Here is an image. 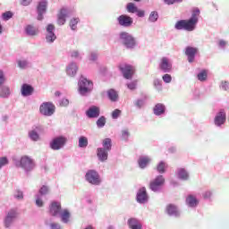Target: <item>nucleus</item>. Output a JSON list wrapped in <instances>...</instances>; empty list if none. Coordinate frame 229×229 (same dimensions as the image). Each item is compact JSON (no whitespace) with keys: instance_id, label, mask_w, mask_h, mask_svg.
Here are the masks:
<instances>
[{"instance_id":"obj_25","label":"nucleus","mask_w":229,"mask_h":229,"mask_svg":"<svg viewBox=\"0 0 229 229\" xmlns=\"http://www.w3.org/2000/svg\"><path fill=\"white\" fill-rule=\"evenodd\" d=\"M165 112V106L163 105V103H157L154 106V114L156 115H161V114H164Z\"/></svg>"},{"instance_id":"obj_47","label":"nucleus","mask_w":229,"mask_h":229,"mask_svg":"<svg viewBox=\"0 0 229 229\" xmlns=\"http://www.w3.org/2000/svg\"><path fill=\"white\" fill-rule=\"evenodd\" d=\"M162 79L164 81H165V83H171L172 81V77L169 75V72H166L165 75H163Z\"/></svg>"},{"instance_id":"obj_40","label":"nucleus","mask_w":229,"mask_h":229,"mask_svg":"<svg viewBox=\"0 0 229 229\" xmlns=\"http://www.w3.org/2000/svg\"><path fill=\"white\" fill-rule=\"evenodd\" d=\"M79 21L80 20L78 18H72L71 20L70 27L72 28V30H76Z\"/></svg>"},{"instance_id":"obj_36","label":"nucleus","mask_w":229,"mask_h":229,"mask_svg":"<svg viewBox=\"0 0 229 229\" xmlns=\"http://www.w3.org/2000/svg\"><path fill=\"white\" fill-rule=\"evenodd\" d=\"M208 73L207 70H202V72H200V73L197 75L198 80H200V81H205V80L208 79Z\"/></svg>"},{"instance_id":"obj_13","label":"nucleus","mask_w":229,"mask_h":229,"mask_svg":"<svg viewBox=\"0 0 229 229\" xmlns=\"http://www.w3.org/2000/svg\"><path fill=\"white\" fill-rule=\"evenodd\" d=\"M137 201L139 203H146L147 201H148V196L146 191V187H142V189H140L137 194Z\"/></svg>"},{"instance_id":"obj_8","label":"nucleus","mask_w":229,"mask_h":229,"mask_svg":"<svg viewBox=\"0 0 229 229\" xmlns=\"http://www.w3.org/2000/svg\"><path fill=\"white\" fill-rule=\"evenodd\" d=\"M55 110V106L53 103H50L49 101H46L45 103H42L39 106V111L44 115H52Z\"/></svg>"},{"instance_id":"obj_1","label":"nucleus","mask_w":229,"mask_h":229,"mask_svg":"<svg viewBox=\"0 0 229 229\" xmlns=\"http://www.w3.org/2000/svg\"><path fill=\"white\" fill-rule=\"evenodd\" d=\"M199 14V9H193L191 17L189 20H179V21L175 23V29H177V30H184L191 32L196 29Z\"/></svg>"},{"instance_id":"obj_27","label":"nucleus","mask_w":229,"mask_h":229,"mask_svg":"<svg viewBox=\"0 0 229 229\" xmlns=\"http://www.w3.org/2000/svg\"><path fill=\"white\" fill-rule=\"evenodd\" d=\"M70 217H71V213L69 209H63L61 211V219L63 222H65V223L69 222Z\"/></svg>"},{"instance_id":"obj_24","label":"nucleus","mask_w":229,"mask_h":229,"mask_svg":"<svg viewBox=\"0 0 229 229\" xmlns=\"http://www.w3.org/2000/svg\"><path fill=\"white\" fill-rule=\"evenodd\" d=\"M66 72L70 77H74L78 72L77 64L75 63H72V64H69Z\"/></svg>"},{"instance_id":"obj_64","label":"nucleus","mask_w":229,"mask_h":229,"mask_svg":"<svg viewBox=\"0 0 229 229\" xmlns=\"http://www.w3.org/2000/svg\"><path fill=\"white\" fill-rule=\"evenodd\" d=\"M80 54L78 51H74L72 53V57H79Z\"/></svg>"},{"instance_id":"obj_35","label":"nucleus","mask_w":229,"mask_h":229,"mask_svg":"<svg viewBox=\"0 0 229 229\" xmlns=\"http://www.w3.org/2000/svg\"><path fill=\"white\" fill-rule=\"evenodd\" d=\"M166 167L167 165L165 162H159V164L157 166V171L161 174L165 173Z\"/></svg>"},{"instance_id":"obj_9","label":"nucleus","mask_w":229,"mask_h":229,"mask_svg":"<svg viewBox=\"0 0 229 229\" xmlns=\"http://www.w3.org/2000/svg\"><path fill=\"white\" fill-rule=\"evenodd\" d=\"M159 69L165 73L170 72L173 70V64L167 57H162L159 63Z\"/></svg>"},{"instance_id":"obj_11","label":"nucleus","mask_w":229,"mask_h":229,"mask_svg":"<svg viewBox=\"0 0 229 229\" xmlns=\"http://www.w3.org/2000/svg\"><path fill=\"white\" fill-rule=\"evenodd\" d=\"M117 21L122 27H131L133 23V18L128 14H121L118 16Z\"/></svg>"},{"instance_id":"obj_62","label":"nucleus","mask_w":229,"mask_h":229,"mask_svg":"<svg viewBox=\"0 0 229 229\" xmlns=\"http://www.w3.org/2000/svg\"><path fill=\"white\" fill-rule=\"evenodd\" d=\"M225 45H227V43H226V41H224V39H221V40L219 41V46H220V47H225Z\"/></svg>"},{"instance_id":"obj_63","label":"nucleus","mask_w":229,"mask_h":229,"mask_svg":"<svg viewBox=\"0 0 229 229\" xmlns=\"http://www.w3.org/2000/svg\"><path fill=\"white\" fill-rule=\"evenodd\" d=\"M90 59H91V61H96V59H98L97 54H91Z\"/></svg>"},{"instance_id":"obj_12","label":"nucleus","mask_w":229,"mask_h":229,"mask_svg":"<svg viewBox=\"0 0 229 229\" xmlns=\"http://www.w3.org/2000/svg\"><path fill=\"white\" fill-rule=\"evenodd\" d=\"M62 210V205L58 201H52L49 206V214L53 216V217H57Z\"/></svg>"},{"instance_id":"obj_59","label":"nucleus","mask_w":229,"mask_h":229,"mask_svg":"<svg viewBox=\"0 0 229 229\" xmlns=\"http://www.w3.org/2000/svg\"><path fill=\"white\" fill-rule=\"evenodd\" d=\"M210 196H212V192H210V191L205 192V193L203 194V198H204L205 199L210 198Z\"/></svg>"},{"instance_id":"obj_3","label":"nucleus","mask_w":229,"mask_h":229,"mask_svg":"<svg viewBox=\"0 0 229 229\" xmlns=\"http://www.w3.org/2000/svg\"><path fill=\"white\" fill-rule=\"evenodd\" d=\"M93 89L92 81H88L84 77H81L79 81V90L81 94H87V92H90Z\"/></svg>"},{"instance_id":"obj_50","label":"nucleus","mask_w":229,"mask_h":229,"mask_svg":"<svg viewBox=\"0 0 229 229\" xmlns=\"http://www.w3.org/2000/svg\"><path fill=\"white\" fill-rule=\"evenodd\" d=\"M4 81H6V79L4 75V72H2V70H0V86L3 85V83H4Z\"/></svg>"},{"instance_id":"obj_56","label":"nucleus","mask_w":229,"mask_h":229,"mask_svg":"<svg viewBox=\"0 0 229 229\" xmlns=\"http://www.w3.org/2000/svg\"><path fill=\"white\" fill-rule=\"evenodd\" d=\"M60 105H62L63 106H66L67 105H69V99L67 98L62 99Z\"/></svg>"},{"instance_id":"obj_10","label":"nucleus","mask_w":229,"mask_h":229,"mask_svg":"<svg viewBox=\"0 0 229 229\" xmlns=\"http://www.w3.org/2000/svg\"><path fill=\"white\" fill-rule=\"evenodd\" d=\"M86 179L89 183L93 185H99L100 178L98 173L97 171H88L86 174Z\"/></svg>"},{"instance_id":"obj_20","label":"nucleus","mask_w":229,"mask_h":229,"mask_svg":"<svg viewBox=\"0 0 229 229\" xmlns=\"http://www.w3.org/2000/svg\"><path fill=\"white\" fill-rule=\"evenodd\" d=\"M97 156L101 162H105L108 158V153L104 148H98Z\"/></svg>"},{"instance_id":"obj_7","label":"nucleus","mask_w":229,"mask_h":229,"mask_svg":"<svg viewBox=\"0 0 229 229\" xmlns=\"http://www.w3.org/2000/svg\"><path fill=\"white\" fill-rule=\"evenodd\" d=\"M66 142V137L61 135L60 137H55V139H53V140H51L50 148L55 150L61 149L62 148H64V146H65Z\"/></svg>"},{"instance_id":"obj_46","label":"nucleus","mask_w":229,"mask_h":229,"mask_svg":"<svg viewBox=\"0 0 229 229\" xmlns=\"http://www.w3.org/2000/svg\"><path fill=\"white\" fill-rule=\"evenodd\" d=\"M7 164H9V160L6 157H2L0 158V168L3 167L4 165H6Z\"/></svg>"},{"instance_id":"obj_29","label":"nucleus","mask_w":229,"mask_h":229,"mask_svg":"<svg viewBox=\"0 0 229 229\" xmlns=\"http://www.w3.org/2000/svg\"><path fill=\"white\" fill-rule=\"evenodd\" d=\"M107 96L111 101H116V99H118V92H116L114 89L107 90Z\"/></svg>"},{"instance_id":"obj_14","label":"nucleus","mask_w":229,"mask_h":229,"mask_svg":"<svg viewBox=\"0 0 229 229\" xmlns=\"http://www.w3.org/2000/svg\"><path fill=\"white\" fill-rule=\"evenodd\" d=\"M47 0H41L38 4V20H43L44 13L47 11Z\"/></svg>"},{"instance_id":"obj_48","label":"nucleus","mask_w":229,"mask_h":229,"mask_svg":"<svg viewBox=\"0 0 229 229\" xmlns=\"http://www.w3.org/2000/svg\"><path fill=\"white\" fill-rule=\"evenodd\" d=\"M130 137L129 130H123L122 131V138L127 140Z\"/></svg>"},{"instance_id":"obj_30","label":"nucleus","mask_w":229,"mask_h":229,"mask_svg":"<svg viewBox=\"0 0 229 229\" xmlns=\"http://www.w3.org/2000/svg\"><path fill=\"white\" fill-rule=\"evenodd\" d=\"M186 201L190 207H197V205L199 203L198 199H196V198H194V196H189L187 198Z\"/></svg>"},{"instance_id":"obj_17","label":"nucleus","mask_w":229,"mask_h":229,"mask_svg":"<svg viewBox=\"0 0 229 229\" xmlns=\"http://www.w3.org/2000/svg\"><path fill=\"white\" fill-rule=\"evenodd\" d=\"M226 121V114L225 110H220L218 114H216L215 117V124L217 126H221V124H224Z\"/></svg>"},{"instance_id":"obj_58","label":"nucleus","mask_w":229,"mask_h":229,"mask_svg":"<svg viewBox=\"0 0 229 229\" xmlns=\"http://www.w3.org/2000/svg\"><path fill=\"white\" fill-rule=\"evenodd\" d=\"M52 229H61V225L59 224L53 223L51 224Z\"/></svg>"},{"instance_id":"obj_57","label":"nucleus","mask_w":229,"mask_h":229,"mask_svg":"<svg viewBox=\"0 0 229 229\" xmlns=\"http://www.w3.org/2000/svg\"><path fill=\"white\" fill-rule=\"evenodd\" d=\"M30 2H32V0H21L22 5H30Z\"/></svg>"},{"instance_id":"obj_26","label":"nucleus","mask_w":229,"mask_h":229,"mask_svg":"<svg viewBox=\"0 0 229 229\" xmlns=\"http://www.w3.org/2000/svg\"><path fill=\"white\" fill-rule=\"evenodd\" d=\"M38 32L39 30L37 27H34V25H27L26 33L29 34V36H37Z\"/></svg>"},{"instance_id":"obj_51","label":"nucleus","mask_w":229,"mask_h":229,"mask_svg":"<svg viewBox=\"0 0 229 229\" xmlns=\"http://www.w3.org/2000/svg\"><path fill=\"white\" fill-rule=\"evenodd\" d=\"M164 1H165V4H167L168 5L176 4L178 2H182V0H164Z\"/></svg>"},{"instance_id":"obj_41","label":"nucleus","mask_w":229,"mask_h":229,"mask_svg":"<svg viewBox=\"0 0 229 229\" xmlns=\"http://www.w3.org/2000/svg\"><path fill=\"white\" fill-rule=\"evenodd\" d=\"M29 135L32 140H38L39 139V135L38 131H35V130H32L31 131H30Z\"/></svg>"},{"instance_id":"obj_43","label":"nucleus","mask_w":229,"mask_h":229,"mask_svg":"<svg viewBox=\"0 0 229 229\" xmlns=\"http://www.w3.org/2000/svg\"><path fill=\"white\" fill-rule=\"evenodd\" d=\"M48 192H49V189L48 187H47V185H43V187L39 189V194H41V196H45L46 194H48Z\"/></svg>"},{"instance_id":"obj_52","label":"nucleus","mask_w":229,"mask_h":229,"mask_svg":"<svg viewBox=\"0 0 229 229\" xmlns=\"http://www.w3.org/2000/svg\"><path fill=\"white\" fill-rule=\"evenodd\" d=\"M18 65L20 68H26V66H28V63L27 61H19Z\"/></svg>"},{"instance_id":"obj_18","label":"nucleus","mask_w":229,"mask_h":229,"mask_svg":"<svg viewBox=\"0 0 229 229\" xmlns=\"http://www.w3.org/2000/svg\"><path fill=\"white\" fill-rule=\"evenodd\" d=\"M15 217H17V211L16 209H10V211H8L6 216H5V226L9 227V225H11L13 219H15Z\"/></svg>"},{"instance_id":"obj_5","label":"nucleus","mask_w":229,"mask_h":229,"mask_svg":"<svg viewBox=\"0 0 229 229\" xmlns=\"http://www.w3.org/2000/svg\"><path fill=\"white\" fill-rule=\"evenodd\" d=\"M165 180L163 175L157 176L154 180L149 182V189L153 192H157L165 185Z\"/></svg>"},{"instance_id":"obj_38","label":"nucleus","mask_w":229,"mask_h":229,"mask_svg":"<svg viewBox=\"0 0 229 229\" xmlns=\"http://www.w3.org/2000/svg\"><path fill=\"white\" fill-rule=\"evenodd\" d=\"M127 11L129 13H137L138 7L137 5H135V4H133L132 2H130L129 4H127Z\"/></svg>"},{"instance_id":"obj_45","label":"nucleus","mask_w":229,"mask_h":229,"mask_svg":"<svg viewBox=\"0 0 229 229\" xmlns=\"http://www.w3.org/2000/svg\"><path fill=\"white\" fill-rule=\"evenodd\" d=\"M121 114H122V110H120L119 108H115V110H113V113H112L113 119H117V117H119Z\"/></svg>"},{"instance_id":"obj_21","label":"nucleus","mask_w":229,"mask_h":229,"mask_svg":"<svg viewBox=\"0 0 229 229\" xmlns=\"http://www.w3.org/2000/svg\"><path fill=\"white\" fill-rule=\"evenodd\" d=\"M66 16H67V9L62 8L58 13V24L59 25H64L66 21Z\"/></svg>"},{"instance_id":"obj_53","label":"nucleus","mask_w":229,"mask_h":229,"mask_svg":"<svg viewBox=\"0 0 229 229\" xmlns=\"http://www.w3.org/2000/svg\"><path fill=\"white\" fill-rule=\"evenodd\" d=\"M54 30H55V25H53L52 23H50V24L47 27V33L53 32Z\"/></svg>"},{"instance_id":"obj_22","label":"nucleus","mask_w":229,"mask_h":229,"mask_svg":"<svg viewBox=\"0 0 229 229\" xmlns=\"http://www.w3.org/2000/svg\"><path fill=\"white\" fill-rule=\"evenodd\" d=\"M128 224L131 229H142V224L138 218H129Z\"/></svg>"},{"instance_id":"obj_61","label":"nucleus","mask_w":229,"mask_h":229,"mask_svg":"<svg viewBox=\"0 0 229 229\" xmlns=\"http://www.w3.org/2000/svg\"><path fill=\"white\" fill-rule=\"evenodd\" d=\"M15 198H17L18 199H23V194H22V192H18V193L15 195Z\"/></svg>"},{"instance_id":"obj_2","label":"nucleus","mask_w":229,"mask_h":229,"mask_svg":"<svg viewBox=\"0 0 229 229\" xmlns=\"http://www.w3.org/2000/svg\"><path fill=\"white\" fill-rule=\"evenodd\" d=\"M20 165L27 173L33 171V169H35L36 167V164L33 158L28 157V155H24L23 157H21Z\"/></svg>"},{"instance_id":"obj_54","label":"nucleus","mask_w":229,"mask_h":229,"mask_svg":"<svg viewBox=\"0 0 229 229\" xmlns=\"http://www.w3.org/2000/svg\"><path fill=\"white\" fill-rule=\"evenodd\" d=\"M36 205H37L38 207H44V201H43V199H40V198H38V199H36Z\"/></svg>"},{"instance_id":"obj_19","label":"nucleus","mask_w":229,"mask_h":229,"mask_svg":"<svg viewBox=\"0 0 229 229\" xmlns=\"http://www.w3.org/2000/svg\"><path fill=\"white\" fill-rule=\"evenodd\" d=\"M166 214H168V216H174L175 217H179L180 211L177 206L170 204L166 205Z\"/></svg>"},{"instance_id":"obj_44","label":"nucleus","mask_w":229,"mask_h":229,"mask_svg":"<svg viewBox=\"0 0 229 229\" xmlns=\"http://www.w3.org/2000/svg\"><path fill=\"white\" fill-rule=\"evenodd\" d=\"M13 13L12 11H6V13H3V19L4 20H10V18H13Z\"/></svg>"},{"instance_id":"obj_33","label":"nucleus","mask_w":229,"mask_h":229,"mask_svg":"<svg viewBox=\"0 0 229 229\" xmlns=\"http://www.w3.org/2000/svg\"><path fill=\"white\" fill-rule=\"evenodd\" d=\"M89 144V139H87V137H80L79 138V147L80 148H87Z\"/></svg>"},{"instance_id":"obj_42","label":"nucleus","mask_w":229,"mask_h":229,"mask_svg":"<svg viewBox=\"0 0 229 229\" xmlns=\"http://www.w3.org/2000/svg\"><path fill=\"white\" fill-rule=\"evenodd\" d=\"M106 123V117H105L104 115H102L101 117H99V118L98 119V121H97V124H98V126H99V127L105 126Z\"/></svg>"},{"instance_id":"obj_4","label":"nucleus","mask_w":229,"mask_h":229,"mask_svg":"<svg viewBox=\"0 0 229 229\" xmlns=\"http://www.w3.org/2000/svg\"><path fill=\"white\" fill-rule=\"evenodd\" d=\"M120 39L127 48H133L136 45L135 38L129 34V32H121Z\"/></svg>"},{"instance_id":"obj_39","label":"nucleus","mask_w":229,"mask_h":229,"mask_svg":"<svg viewBox=\"0 0 229 229\" xmlns=\"http://www.w3.org/2000/svg\"><path fill=\"white\" fill-rule=\"evenodd\" d=\"M158 16H159V14H158L157 11H152L149 14L148 20H149V21H157V20H158Z\"/></svg>"},{"instance_id":"obj_28","label":"nucleus","mask_w":229,"mask_h":229,"mask_svg":"<svg viewBox=\"0 0 229 229\" xmlns=\"http://www.w3.org/2000/svg\"><path fill=\"white\" fill-rule=\"evenodd\" d=\"M102 145L104 146V148L106 151L108 156V151L112 149V139H104Z\"/></svg>"},{"instance_id":"obj_49","label":"nucleus","mask_w":229,"mask_h":229,"mask_svg":"<svg viewBox=\"0 0 229 229\" xmlns=\"http://www.w3.org/2000/svg\"><path fill=\"white\" fill-rule=\"evenodd\" d=\"M135 105L136 106H138L139 108H141L142 106H144V99H137L135 101Z\"/></svg>"},{"instance_id":"obj_23","label":"nucleus","mask_w":229,"mask_h":229,"mask_svg":"<svg viewBox=\"0 0 229 229\" xmlns=\"http://www.w3.org/2000/svg\"><path fill=\"white\" fill-rule=\"evenodd\" d=\"M21 90L22 96H30L34 92V88L30 86V84H22Z\"/></svg>"},{"instance_id":"obj_55","label":"nucleus","mask_w":229,"mask_h":229,"mask_svg":"<svg viewBox=\"0 0 229 229\" xmlns=\"http://www.w3.org/2000/svg\"><path fill=\"white\" fill-rule=\"evenodd\" d=\"M128 89H131V90H134L136 89L137 84L136 82H131L130 84H127Z\"/></svg>"},{"instance_id":"obj_34","label":"nucleus","mask_w":229,"mask_h":229,"mask_svg":"<svg viewBox=\"0 0 229 229\" xmlns=\"http://www.w3.org/2000/svg\"><path fill=\"white\" fill-rule=\"evenodd\" d=\"M46 39L48 43H54L56 39V36L54 31L47 33Z\"/></svg>"},{"instance_id":"obj_15","label":"nucleus","mask_w":229,"mask_h":229,"mask_svg":"<svg viewBox=\"0 0 229 229\" xmlns=\"http://www.w3.org/2000/svg\"><path fill=\"white\" fill-rule=\"evenodd\" d=\"M86 115L88 117H99V115H100L99 106H97L96 105L89 106V108H88V110H86Z\"/></svg>"},{"instance_id":"obj_37","label":"nucleus","mask_w":229,"mask_h":229,"mask_svg":"<svg viewBox=\"0 0 229 229\" xmlns=\"http://www.w3.org/2000/svg\"><path fill=\"white\" fill-rule=\"evenodd\" d=\"M178 177L182 180H188L189 174L185 169H180L178 173Z\"/></svg>"},{"instance_id":"obj_60","label":"nucleus","mask_w":229,"mask_h":229,"mask_svg":"<svg viewBox=\"0 0 229 229\" xmlns=\"http://www.w3.org/2000/svg\"><path fill=\"white\" fill-rule=\"evenodd\" d=\"M136 13L140 18H142L145 14V11H139V9H137Z\"/></svg>"},{"instance_id":"obj_16","label":"nucleus","mask_w":229,"mask_h":229,"mask_svg":"<svg viewBox=\"0 0 229 229\" xmlns=\"http://www.w3.org/2000/svg\"><path fill=\"white\" fill-rule=\"evenodd\" d=\"M185 54L188 56L189 63H193L196 54H198V48H195L193 47H187Z\"/></svg>"},{"instance_id":"obj_31","label":"nucleus","mask_w":229,"mask_h":229,"mask_svg":"<svg viewBox=\"0 0 229 229\" xmlns=\"http://www.w3.org/2000/svg\"><path fill=\"white\" fill-rule=\"evenodd\" d=\"M149 162H150V158H148V157H143L142 158H140L139 165H140V167L144 169V167H146V165H148V164H149Z\"/></svg>"},{"instance_id":"obj_32","label":"nucleus","mask_w":229,"mask_h":229,"mask_svg":"<svg viewBox=\"0 0 229 229\" xmlns=\"http://www.w3.org/2000/svg\"><path fill=\"white\" fill-rule=\"evenodd\" d=\"M0 96L2 98H7L10 96V88H8V86H3L0 89Z\"/></svg>"},{"instance_id":"obj_6","label":"nucleus","mask_w":229,"mask_h":229,"mask_svg":"<svg viewBox=\"0 0 229 229\" xmlns=\"http://www.w3.org/2000/svg\"><path fill=\"white\" fill-rule=\"evenodd\" d=\"M119 69L122 72L124 79H132L133 75L135 74V68L131 64H120Z\"/></svg>"}]
</instances>
